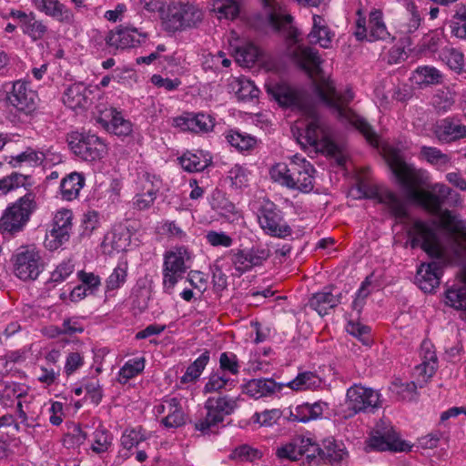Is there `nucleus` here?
Wrapping results in <instances>:
<instances>
[{
  "label": "nucleus",
  "mask_w": 466,
  "mask_h": 466,
  "mask_svg": "<svg viewBox=\"0 0 466 466\" xmlns=\"http://www.w3.org/2000/svg\"><path fill=\"white\" fill-rule=\"evenodd\" d=\"M389 166L406 200L421 206L432 215L439 216L441 225L446 231L456 238L466 240V220L460 218L449 209H441L445 202L452 207L461 206L462 199L459 193L444 184L433 186L432 188L437 193L422 190L426 177L420 170L398 157H392Z\"/></svg>",
  "instance_id": "1"
},
{
  "label": "nucleus",
  "mask_w": 466,
  "mask_h": 466,
  "mask_svg": "<svg viewBox=\"0 0 466 466\" xmlns=\"http://www.w3.org/2000/svg\"><path fill=\"white\" fill-rule=\"evenodd\" d=\"M267 93L280 106H295L301 109L307 118L303 133L298 130L297 140L304 147L310 146L327 147L332 135L331 128L325 117L313 105L304 102L302 94L283 82L270 81L265 85Z\"/></svg>",
  "instance_id": "2"
},
{
  "label": "nucleus",
  "mask_w": 466,
  "mask_h": 466,
  "mask_svg": "<svg viewBox=\"0 0 466 466\" xmlns=\"http://www.w3.org/2000/svg\"><path fill=\"white\" fill-rule=\"evenodd\" d=\"M314 93L327 106L334 109L337 117L342 123L350 124L359 130L371 145L377 143V135L367 120L357 115L348 105L353 100L351 88L343 92L336 89L334 82L329 78H321L314 83Z\"/></svg>",
  "instance_id": "3"
},
{
  "label": "nucleus",
  "mask_w": 466,
  "mask_h": 466,
  "mask_svg": "<svg viewBox=\"0 0 466 466\" xmlns=\"http://www.w3.org/2000/svg\"><path fill=\"white\" fill-rule=\"evenodd\" d=\"M314 167L304 157L294 156L289 164L278 163L270 170V177L281 186L301 192H310L313 186Z\"/></svg>",
  "instance_id": "4"
},
{
  "label": "nucleus",
  "mask_w": 466,
  "mask_h": 466,
  "mask_svg": "<svg viewBox=\"0 0 466 466\" xmlns=\"http://www.w3.org/2000/svg\"><path fill=\"white\" fill-rule=\"evenodd\" d=\"M36 208L35 195L32 192L18 198L7 208L0 218V231L3 234L14 235L23 230L31 214Z\"/></svg>",
  "instance_id": "5"
},
{
  "label": "nucleus",
  "mask_w": 466,
  "mask_h": 466,
  "mask_svg": "<svg viewBox=\"0 0 466 466\" xmlns=\"http://www.w3.org/2000/svg\"><path fill=\"white\" fill-rule=\"evenodd\" d=\"M411 248L420 247L430 257L441 258L443 250L439 239L437 222L417 220L408 231Z\"/></svg>",
  "instance_id": "6"
},
{
  "label": "nucleus",
  "mask_w": 466,
  "mask_h": 466,
  "mask_svg": "<svg viewBox=\"0 0 466 466\" xmlns=\"http://www.w3.org/2000/svg\"><path fill=\"white\" fill-rule=\"evenodd\" d=\"M204 408L207 410L206 416L197 420L194 427L196 431L207 434L213 427L223 422L225 416L234 412L237 408V400L226 395L209 397L206 400Z\"/></svg>",
  "instance_id": "7"
},
{
  "label": "nucleus",
  "mask_w": 466,
  "mask_h": 466,
  "mask_svg": "<svg viewBox=\"0 0 466 466\" xmlns=\"http://www.w3.org/2000/svg\"><path fill=\"white\" fill-rule=\"evenodd\" d=\"M190 258V252L185 246L177 247L165 254L163 265V287L165 292L171 293L175 285L182 279L184 273L189 268V266H187V262Z\"/></svg>",
  "instance_id": "8"
},
{
  "label": "nucleus",
  "mask_w": 466,
  "mask_h": 466,
  "mask_svg": "<svg viewBox=\"0 0 466 466\" xmlns=\"http://www.w3.org/2000/svg\"><path fill=\"white\" fill-rule=\"evenodd\" d=\"M14 272L22 280L36 279L44 268V264L37 248L33 246L18 248L12 258Z\"/></svg>",
  "instance_id": "9"
},
{
  "label": "nucleus",
  "mask_w": 466,
  "mask_h": 466,
  "mask_svg": "<svg viewBox=\"0 0 466 466\" xmlns=\"http://www.w3.org/2000/svg\"><path fill=\"white\" fill-rule=\"evenodd\" d=\"M203 19V12L189 3H177L168 6L165 23L170 31L197 27Z\"/></svg>",
  "instance_id": "10"
},
{
  "label": "nucleus",
  "mask_w": 466,
  "mask_h": 466,
  "mask_svg": "<svg viewBox=\"0 0 466 466\" xmlns=\"http://www.w3.org/2000/svg\"><path fill=\"white\" fill-rule=\"evenodd\" d=\"M346 405L350 411V416L374 412L380 407V393L362 384H354L347 390Z\"/></svg>",
  "instance_id": "11"
},
{
  "label": "nucleus",
  "mask_w": 466,
  "mask_h": 466,
  "mask_svg": "<svg viewBox=\"0 0 466 466\" xmlns=\"http://www.w3.org/2000/svg\"><path fill=\"white\" fill-rule=\"evenodd\" d=\"M73 213L69 209L58 210L53 218L51 228L46 231L45 247L56 250L67 242L72 231Z\"/></svg>",
  "instance_id": "12"
},
{
  "label": "nucleus",
  "mask_w": 466,
  "mask_h": 466,
  "mask_svg": "<svg viewBox=\"0 0 466 466\" xmlns=\"http://www.w3.org/2000/svg\"><path fill=\"white\" fill-rule=\"evenodd\" d=\"M258 222L261 228L272 237L286 238L292 233L291 228L284 221L282 212L272 202L260 208Z\"/></svg>",
  "instance_id": "13"
},
{
  "label": "nucleus",
  "mask_w": 466,
  "mask_h": 466,
  "mask_svg": "<svg viewBox=\"0 0 466 466\" xmlns=\"http://www.w3.org/2000/svg\"><path fill=\"white\" fill-rule=\"evenodd\" d=\"M369 446L372 450L385 451H390L395 452L410 451L411 446L404 441H401L399 434L391 426L377 425L369 439Z\"/></svg>",
  "instance_id": "14"
},
{
  "label": "nucleus",
  "mask_w": 466,
  "mask_h": 466,
  "mask_svg": "<svg viewBox=\"0 0 466 466\" xmlns=\"http://www.w3.org/2000/svg\"><path fill=\"white\" fill-rule=\"evenodd\" d=\"M69 147L75 155L86 161L100 159L106 153V144L96 135L80 134L69 141Z\"/></svg>",
  "instance_id": "15"
},
{
  "label": "nucleus",
  "mask_w": 466,
  "mask_h": 466,
  "mask_svg": "<svg viewBox=\"0 0 466 466\" xmlns=\"http://www.w3.org/2000/svg\"><path fill=\"white\" fill-rule=\"evenodd\" d=\"M148 38V34L134 26H117L106 36V43L116 49L140 46Z\"/></svg>",
  "instance_id": "16"
},
{
  "label": "nucleus",
  "mask_w": 466,
  "mask_h": 466,
  "mask_svg": "<svg viewBox=\"0 0 466 466\" xmlns=\"http://www.w3.org/2000/svg\"><path fill=\"white\" fill-rule=\"evenodd\" d=\"M35 99L36 94L23 81L14 82L11 91L7 93L9 105L26 115L35 109Z\"/></svg>",
  "instance_id": "17"
},
{
  "label": "nucleus",
  "mask_w": 466,
  "mask_h": 466,
  "mask_svg": "<svg viewBox=\"0 0 466 466\" xmlns=\"http://www.w3.org/2000/svg\"><path fill=\"white\" fill-rule=\"evenodd\" d=\"M433 133L441 143L450 144L466 137V126L460 120L446 117L435 125Z\"/></svg>",
  "instance_id": "18"
},
{
  "label": "nucleus",
  "mask_w": 466,
  "mask_h": 466,
  "mask_svg": "<svg viewBox=\"0 0 466 466\" xmlns=\"http://www.w3.org/2000/svg\"><path fill=\"white\" fill-rule=\"evenodd\" d=\"M442 275V265L438 261L421 264L417 270L416 281L424 292H431L439 287Z\"/></svg>",
  "instance_id": "19"
},
{
  "label": "nucleus",
  "mask_w": 466,
  "mask_h": 466,
  "mask_svg": "<svg viewBox=\"0 0 466 466\" xmlns=\"http://www.w3.org/2000/svg\"><path fill=\"white\" fill-rule=\"evenodd\" d=\"M266 10L267 20L276 31H284L291 27L293 17L284 14L282 6L277 0H261Z\"/></svg>",
  "instance_id": "20"
},
{
  "label": "nucleus",
  "mask_w": 466,
  "mask_h": 466,
  "mask_svg": "<svg viewBox=\"0 0 466 466\" xmlns=\"http://www.w3.org/2000/svg\"><path fill=\"white\" fill-rule=\"evenodd\" d=\"M92 91L83 83H75L64 92L63 103L71 109L86 108L91 104Z\"/></svg>",
  "instance_id": "21"
},
{
  "label": "nucleus",
  "mask_w": 466,
  "mask_h": 466,
  "mask_svg": "<svg viewBox=\"0 0 466 466\" xmlns=\"http://www.w3.org/2000/svg\"><path fill=\"white\" fill-rule=\"evenodd\" d=\"M131 235L127 228L119 226L108 232L101 244L103 252L111 255L126 250L130 244Z\"/></svg>",
  "instance_id": "22"
},
{
  "label": "nucleus",
  "mask_w": 466,
  "mask_h": 466,
  "mask_svg": "<svg viewBox=\"0 0 466 466\" xmlns=\"http://www.w3.org/2000/svg\"><path fill=\"white\" fill-rule=\"evenodd\" d=\"M10 16L17 20L22 31L34 40L41 39L46 32V26L40 21L35 20L33 13L26 14L19 10H12Z\"/></svg>",
  "instance_id": "23"
},
{
  "label": "nucleus",
  "mask_w": 466,
  "mask_h": 466,
  "mask_svg": "<svg viewBox=\"0 0 466 466\" xmlns=\"http://www.w3.org/2000/svg\"><path fill=\"white\" fill-rule=\"evenodd\" d=\"M348 451L342 442H338L333 438L325 439L319 447V457L330 465H340L347 459Z\"/></svg>",
  "instance_id": "24"
},
{
  "label": "nucleus",
  "mask_w": 466,
  "mask_h": 466,
  "mask_svg": "<svg viewBox=\"0 0 466 466\" xmlns=\"http://www.w3.org/2000/svg\"><path fill=\"white\" fill-rule=\"evenodd\" d=\"M313 25L308 35L309 42L311 45H319L322 48L331 47L334 33L328 26L325 19L319 15H313Z\"/></svg>",
  "instance_id": "25"
},
{
  "label": "nucleus",
  "mask_w": 466,
  "mask_h": 466,
  "mask_svg": "<svg viewBox=\"0 0 466 466\" xmlns=\"http://www.w3.org/2000/svg\"><path fill=\"white\" fill-rule=\"evenodd\" d=\"M283 386L272 379H253L245 384L244 391L254 399H259L280 391Z\"/></svg>",
  "instance_id": "26"
},
{
  "label": "nucleus",
  "mask_w": 466,
  "mask_h": 466,
  "mask_svg": "<svg viewBox=\"0 0 466 466\" xmlns=\"http://www.w3.org/2000/svg\"><path fill=\"white\" fill-rule=\"evenodd\" d=\"M175 122L176 125L183 130H188L194 133L208 132L214 127L211 116L205 114H187L185 116L177 117Z\"/></svg>",
  "instance_id": "27"
},
{
  "label": "nucleus",
  "mask_w": 466,
  "mask_h": 466,
  "mask_svg": "<svg viewBox=\"0 0 466 466\" xmlns=\"http://www.w3.org/2000/svg\"><path fill=\"white\" fill-rule=\"evenodd\" d=\"M34 3L39 10L61 23L71 24L74 20L71 10L58 0H34Z\"/></svg>",
  "instance_id": "28"
},
{
  "label": "nucleus",
  "mask_w": 466,
  "mask_h": 466,
  "mask_svg": "<svg viewBox=\"0 0 466 466\" xmlns=\"http://www.w3.org/2000/svg\"><path fill=\"white\" fill-rule=\"evenodd\" d=\"M296 56L302 69L309 75L319 74L322 59L319 51L311 46H301L296 51Z\"/></svg>",
  "instance_id": "29"
},
{
  "label": "nucleus",
  "mask_w": 466,
  "mask_h": 466,
  "mask_svg": "<svg viewBox=\"0 0 466 466\" xmlns=\"http://www.w3.org/2000/svg\"><path fill=\"white\" fill-rule=\"evenodd\" d=\"M106 116L110 117V120L107 121L101 118V123L109 132L117 137H128L132 134V123L124 118L122 113L116 108L111 107L108 115H106Z\"/></svg>",
  "instance_id": "30"
},
{
  "label": "nucleus",
  "mask_w": 466,
  "mask_h": 466,
  "mask_svg": "<svg viewBox=\"0 0 466 466\" xmlns=\"http://www.w3.org/2000/svg\"><path fill=\"white\" fill-rule=\"evenodd\" d=\"M341 293L333 294L331 291L323 290L315 293L309 299V305L319 315L325 316L330 309H334L340 303Z\"/></svg>",
  "instance_id": "31"
},
{
  "label": "nucleus",
  "mask_w": 466,
  "mask_h": 466,
  "mask_svg": "<svg viewBox=\"0 0 466 466\" xmlns=\"http://www.w3.org/2000/svg\"><path fill=\"white\" fill-rule=\"evenodd\" d=\"M178 159L183 169L187 172L203 171L212 163L211 156L203 150L187 152Z\"/></svg>",
  "instance_id": "32"
},
{
  "label": "nucleus",
  "mask_w": 466,
  "mask_h": 466,
  "mask_svg": "<svg viewBox=\"0 0 466 466\" xmlns=\"http://www.w3.org/2000/svg\"><path fill=\"white\" fill-rule=\"evenodd\" d=\"M392 39L390 34L383 22L382 12L380 10H373L370 14L367 37L364 40L372 42L377 40L386 41Z\"/></svg>",
  "instance_id": "33"
},
{
  "label": "nucleus",
  "mask_w": 466,
  "mask_h": 466,
  "mask_svg": "<svg viewBox=\"0 0 466 466\" xmlns=\"http://www.w3.org/2000/svg\"><path fill=\"white\" fill-rule=\"evenodd\" d=\"M85 186V177L81 173L72 172L66 176L60 183L62 198L71 201L76 198Z\"/></svg>",
  "instance_id": "34"
},
{
  "label": "nucleus",
  "mask_w": 466,
  "mask_h": 466,
  "mask_svg": "<svg viewBox=\"0 0 466 466\" xmlns=\"http://www.w3.org/2000/svg\"><path fill=\"white\" fill-rule=\"evenodd\" d=\"M33 185L31 176L14 171L0 178V197L19 187L29 189Z\"/></svg>",
  "instance_id": "35"
},
{
  "label": "nucleus",
  "mask_w": 466,
  "mask_h": 466,
  "mask_svg": "<svg viewBox=\"0 0 466 466\" xmlns=\"http://www.w3.org/2000/svg\"><path fill=\"white\" fill-rule=\"evenodd\" d=\"M167 415L161 420L166 428H179L186 423V414L178 399H169Z\"/></svg>",
  "instance_id": "36"
},
{
  "label": "nucleus",
  "mask_w": 466,
  "mask_h": 466,
  "mask_svg": "<svg viewBox=\"0 0 466 466\" xmlns=\"http://www.w3.org/2000/svg\"><path fill=\"white\" fill-rule=\"evenodd\" d=\"M380 201L388 207L396 218L403 219L408 217L406 203L396 193L387 190L381 194Z\"/></svg>",
  "instance_id": "37"
},
{
  "label": "nucleus",
  "mask_w": 466,
  "mask_h": 466,
  "mask_svg": "<svg viewBox=\"0 0 466 466\" xmlns=\"http://www.w3.org/2000/svg\"><path fill=\"white\" fill-rule=\"evenodd\" d=\"M286 385L294 390H317L321 387L322 380L316 373L306 371L298 374Z\"/></svg>",
  "instance_id": "38"
},
{
  "label": "nucleus",
  "mask_w": 466,
  "mask_h": 466,
  "mask_svg": "<svg viewBox=\"0 0 466 466\" xmlns=\"http://www.w3.org/2000/svg\"><path fill=\"white\" fill-rule=\"evenodd\" d=\"M210 360V352L205 350L193 363H191L180 378V383L187 384L196 381L205 370Z\"/></svg>",
  "instance_id": "39"
},
{
  "label": "nucleus",
  "mask_w": 466,
  "mask_h": 466,
  "mask_svg": "<svg viewBox=\"0 0 466 466\" xmlns=\"http://www.w3.org/2000/svg\"><path fill=\"white\" fill-rule=\"evenodd\" d=\"M406 10L407 18L400 25L399 29L403 35H412L420 28L422 17L411 1L407 3Z\"/></svg>",
  "instance_id": "40"
},
{
  "label": "nucleus",
  "mask_w": 466,
  "mask_h": 466,
  "mask_svg": "<svg viewBox=\"0 0 466 466\" xmlns=\"http://www.w3.org/2000/svg\"><path fill=\"white\" fill-rule=\"evenodd\" d=\"M45 158L46 156L42 151L27 147L25 151L16 156H12L9 164L15 168L22 167L23 163L30 166H39L44 162Z\"/></svg>",
  "instance_id": "41"
},
{
  "label": "nucleus",
  "mask_w": 466,
  "mask_h": 466,
  "mask_svg": "<svg viewBox=\"0 0 466 466\" xmlns=\"http://www.w3.org/2000/svg\"><path fill=\"white\" fill-rule=\"evenodd\" d=\"M226 138L230 146L239 152L252 150L257 143V139L254 137L234 130L229 131Z\"/></svg>",
  "instance_id": "42"
},
{
  "label": "nucleus",
  "mask_w": 466,
  "mask_h": 466,
  "mask_svg": "<svg viewBox=\"0 0 466 466\" xmlns=\"http://www.w3.org/2000/svg\"><path fill=\"white\" fill-rule=\"evenodd\" d=\"M258 55V48L252 43H244L235 48L236 61L246 66L254 64Z\"/></svg>",
  "instance_id": "43"
},
{
  "label": "nucleus",
  "mask_w": 466,
  "mask_h": 466,
  "mask_svg": "<svg viewBox=\"0 0 466 466\" xmlns=\"http://www.w3.org/2000/svg\"><path fill=\"white\" fill-rule=\"evenodd\" d=\"M414 78L419 85H436L442 81V75L433 66H419L414 71Z\"/></svg>",
  "instance_id": "44"
},
{
  "label": "nucleus",
  "mask_w": 466,
  "mask_h": 466,
  "mask_svg": "<svg viewBox=\"0 0 466 466\" xmlns=\"http://www.w3.org/2000/svg\"><path fill=\"white\" fill-rule=\"evenodd\" d=\"M455 102V94L449 88L438 89L434 94L431 103L439 112H447Z\"/></svg>",
  "instance_id": "45"
},
{
  "label": "nucleus",
  "mask_w": 466,
  "mask_h": 466,
  "mask_svg": "<svg viewBox=\"0 0 466 466\" xmlns=\"http://www.w3.org/2000/svg\"><path fill=\"white\" fill-rule=\"evenodd\" d=\"M234 380L229 379L226 374H222L219 370L212 372L207 383L204 386L203 392L212 393L225 389L228 385L233 386Z\"/></svg>",
  "instance_id": "46"
},
{
  "label": "nucleus",
  "mask_w": 466,
  "mask_h": 466,
  "mask_svg": "<svg viewBox=\"0 0 466 466\" xmlns=\"http://www.w3.org/2000/svg\"><path fill=\"white\" fill-rule=\"evenodd\" d=\"M127 276V264L119 263L106 281V292L113 291L124 285Z\"/></svg>",
  "instance_id": "47"
},
{
  "label": "nucleus",
  "mask_w": 466,
  "mask_h": 466,
  "mask_svg": "<svg viewBox=\"0 0 466 466\" xmlns=\"http://www.w3.org/2000/svg\"><path fill=\"white\" fill-rule=\"evenodd\" d=\"M446 303L451 307L466 311V286L451 287L446 291Z\"/></svg>",
  "instance_id": "48"
},
{
  "label": "nucleus",
  "mask_w": 466,
  "mask_h": 466,
  "mask_svg": "<svg viewBox=\"0 0 466 466\" xmlns=\"http://www.w3.org/2000/svg\"><path fill=\"white\" fill-rule=\"evenodd\" d=\"M112 434L103 428H98L94 431V441L91 449L94 452L99 454L106 452L112 445Z\"/></svg>",
  "instance_id": "49"
},
{
  "label": "nucleus",
  "mask_w": 466,
  "mask_h": 466,
  "mask_svg": "<svg viewBox=\"0 0 466 466\" xmlns=\"http://www.w3.org/2000/svg\"><path fill=\"white\" fill-rule=\"evenodd\" d=\"M212 208L219 212L221 216H228L237 212L235 205L225 198L224 194L216 190L212 195Z\"/></svg>",
  "instance_id": "50"
},
{
  "label": "nucleus",
  "mask_w": 466,
  "mask_h": 466,
  "mask_svg": "<svg viewBox=\"0 0 466 466\" xmlns=\"http://www.w3.org/2000/svg\"><path fill=\"white\" fill-rule=\"evenodd\" d=\"M346 330L349 334L357 338L363 345H370V329L368 326L350 320L346 326Z\"/></svg>",
  "instance_id": "51"
},
{
  "label": "nucleus",
  "mask_w": 466,
  "mask_h": 466,
  "mask_svg": "<svg viewBox=\"0 0 466 466\" xmlns=\"http://www.w3.org/2000/svg\"><path fill=\"white\" fill-rule=\"evenodd\" d=\"M230 260L232 265L234 266L236 271H238V276L242 275L246 271H248L252 268L251 264L249 263L248 254L245 249H237L229 251Z\"/></svg>",
  "instance_id": "52"
},
{
  "label": "nucleus",
  "mask_w": 466,
  "mask_h": 466,
  "mask_svg": "<svg viewBox=\"0 0 466 466\" xmlns=\"http://www.w3.org/2000/svg\"><path fill=\"white\" fill-rule=\"evenodd\" d=\"M219 369L222 374L228 372L237 375L239 372L238 360L233 352H223L219 357Z\"/></svg>",
  "instance_id": "53"
},
{
  "label": "nucleus",
  "mask_w": 466,
  "mask_h": 466,
  "mask_svg": "<svg viewBox=\"0 0 466 466\" xmlns=\"http://www.w3.org/2000/svg\"><path fill=\"white\" fill-rule=\"evenodd\" d=\"M422 157L432 165H446L451 158L448 155L442 153L439 148L433 147H422L420 148Z\"/></svg>",
  "instance_id": "54"
},
{
  "label": "nucleus",
  "mask_w": 466,
  "mask_h": 466,
  "mask_svg": "<svg viewBox=\"0 0 466 466\" xmlns=\"http://www.w3.org/2000/svg\"><path fill=\"white\" fill-rule=\"evenodd\" d=\"M370 278H366L365 280L361 283L360 289L356 292L355 299L352 301L351 308L354 311L357 312L358 315L360 314L362 309L366 303L367 298L370 294Z\"/></svg>",
  "instance_id": "55"
},
{
  "label": "nucleus",
  "mask_w": 466,
  "mask_h": 466,
  "mask_svg": "<svg viewBox=\"0 0 466 466\" xmlns=\"http://www.w3.org/2000/svg\"><path fill=\"white\" fill-rule=\"evenodd\" d=\"M22 396L23 394L20 391L18 384L0 380V400L3 404L7 405V401H12L14 399H20Z\"/></svg>",
  "instance_id": "56"
},
{
  "label": "nucleus",
  "mask_w": 466,
  "mask_h": 466,
  "mask_svg": "<svg viewBox=\"0 0 466 466\" xmlns=\"http://www.w3.org/2000/svg\"><path fill=\"white\" fill-rule=\"evenodd\" d=\"M158 192V187H155L153 186L152 188L147 189V192L137 194L134 197L133 206L135 208L138 210H145L151 207L157 198V195Z\"/></svg>",
  "instance_id": "57"
},
{
  "label": "nucleus",
  "mask_w": 466,
  "mask_h": 466,
  "mask_svg": "<svg viewBox=\"0 0 466 466\" xmlns=\"http://www.w3.org/2000/svg\"><path fill=\"white\" fill-rule=\"evenodd\" d=\"M145 368L144 358L129 360L120 369L119 375L126 380L132 379L139 374Z\"/></svg>",
  "instance_id": "58"
},
{
  "label": "nucleus",
  "mask_w": 466,
  "mask_h": 466,
  "mask_svg": "<svg viewBox=\"0 0 466 466\" xmlns=\"http://www.w3.org/2000/svg\"><path fill=\"white\" fill-rule=\"evenodd\" d=\"M238 97L241 100H251L258 97L259 89L249 79H240L238 81V89L236 92Z\"/></svg>",
  "instance_id": "59"
},
{
  "label": "nucleus",
  "mask_w": 466,
  "mask_h": 466,
  "mask_svg": "<svg viewBox=\"0 0 466 466\" xmlns=\"http://www.w3.org/2000/svg\"><path fill=\"white\" fill-rule=\"evenodd\" d=\"M205 238L212 247L229 248L233 243L232 238L223 231L209 230Z\"/></svg>",
  "instance_id": "60"
},
{
  "label": "nucleus",
  "mask_w": 466,
  "mask_h": 466,
  "mask_svg": "<svg viewBox=\"0 0 466 466\" xmlns=\"http://www.w3.org/2000/svg\"><path fill=\"white\" fill-rule=\"evenodd\" d=\"M282 416V411L279 409L266 410L263 412H256L253 415L255 422L261 426H271L278 421Z\"/></svg>",
  "instance_id": "61"
},
{
  "label": "nucleus",
  "mask_w": 466,
  "mask_h": 466,
  "mask_svg": "<svg viewBox=\"0 0 466 466\" xmlns=\"http://www.w3.org/2000/svg\"><path fill=\"white\" fill-rule=\"evenodd\" d=\"M145 440L146 437L139 430H126L121 437V444L126 450L130 451Z\"/></svg>",
  "instance_id": "62"
},
{
  "label": "nucleus",
  "mask_w": 466,
  "mask_h": 466,
  "mask_svg": "<svg viewBox=\"0 0 466 466\" xmlns=\"http://www.w3.org/2000/svg\"><path fill=\"white\" fill-rule=\"evenodd\" d=\"M99 218L98 213L95 210L87 211L84 214L82 219V236H90L93 231L98 227Z\"/></svg>",
  "instance_id": "63"
},
{
  "label": "nucleus",
  "mask_w": 466,
  "mask_h": 466,
  "mask_svg": "<svg viewBox=\"0 0 466 466\" xmlns=\"http://www.w3.org/2000/svg\"><path fill=\"white\" fill-rule=\"evenodd\" d=\"M454 18L458 20L452 32L457 37L466 38V5H461L456 10Z\"/></svg>",
  "instance_id": "64"
}]
</instances>
